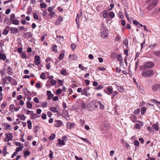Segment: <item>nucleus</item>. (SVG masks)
Returning <instances> with one entry per match:
<instances>
[{
  "mask_svg": "<svg viewBox=\"0 0 160 160\" xmlns=\"http://www.w3.org/2000/svg\"><path fill=\"white\" fill-rule=\"evenodd\" d=\"M130 118L131 119V120H132V121L134 123L135 122H136V117L135 116H132L131 118Z\"/></svg>",
  "mask_w": 160,
  "mask_h": 160,
  "instance_id": "nucleus-42",
  "label": "nucleus"
},
{
  "mask_svg": "<svg viewBox=\"0 0 160 160\" xmlns=\"http://www.w3.org/2000/svg\"><path fill=\"white\" fill-rule=\"evenodd\" d=\"M154 71L152 70H145L142 72V75L144 77H151L154 75Z\"/></svg>",
  "mask_w": 160,
  "mask_h": 160,
  "instance_id": "nucleus-1",
  "label": "nucleus"
},
{
  "mask_svg": "<svg viewBox=\"0 0 160 160\" xmlns=\"http://www.w3.org/2000/svg\"><path fill=\"white\" fill-rule=\"evenodd\" d=\"M107 90L108 91V92L107 93V94L109 95H110L113 92V90L112 88V87H108Z\"/></svg>",
  "mask_w": 160,
  "mask_h": 160,
  "instance_id": "nucleus-18",
  "label": "nucleus"
},
{
  "mask_svg": "<svg viewBox=\"0 0 160 160\" xmlns=\"http://www.w3.org/2000/svg\"><path fill=\"white\" fill-rule=\"evenodd\" d=\"M33 18L34 19L37 20L38 19V15L35 13H33Z\"/></svg>",
  "mask_w": 160,
  "mask_h": 160,
  "instance_id": "nucleus-63",
  "label": "nucleus"
},
{
  "mask_svg": "<svg viewBox=\"0 0 160 160\" xmlns=\"http://www.w3.org/2000/svg\"><path fill=\"white\" fill-rule=\"evenodd\" d=\"M108 12L107 10H104L102 12L103 17L105 18H107L108 16Z\"/></svg>",
  "mask_w": 160,
  "mask_h": 160,
  "instance_id": "nucleus-13",
  "label": "nucleus"
},
{
  "mask_svg": "<svg viewBox=\"0 0 160 160\" xmlns=\"http://www.w3.org/2000/svg\"><path fill=\"white\" fill-rule=\"evenodd\" d=\"M15 18V14L13 13L12 14L10 15V19L11 21H12L14 20V19Z\"/></svg>",
  "mask_w": 160,
  "mask_h": 160,
  "instance_id": "nucleus-52",
  "label": "nucleus"
},
{
  "mask_svg": "<svg viewBox=\"0 0 160 160\" xmlns=\"http://www.w3.org/2000/svg\"><path fill=\"white\" fill-rule=\"evenodd\" d=\"M67 128L68 129H71L73 128L75 124L73 123H70V122H68L66 124Z\"/></svg>",
  "mask_w": 160,
  "mask_h": 160,
  "instance_id": "nucleus-12",
  "label": "nucleus"
},
{
  "mask_svg": "<svg viewBox=\"0 0 160 160\" xmlns=\"http://www.w3.org/2000/svg\"><path fill=\"white\" fill-rule=\"evenodd\" d=\"M103 87L101 85H99L98 87H95V89L96 90H99L103 88Z\"/></svg>",
  "mask_w": 160,
  "mask_h": 160,
  "instance_id": "nucleus-56",
  "label": "nucleus"
},
{
  "mask_svg": "<svg viewBox=\"0 0 160 160\" xmlns=\"http://www.w3.org/2000/svg\"><path fill=\"white\" fill-rule=\"evenodd\" d=\"M86 107H87V106H86V104L85 103L83 102H82L81 103V107L82 108V109H84Z\"/></svg>",
  "mask_w": 160,
  "mask_h": 160,
  "instance_id": "nucleus-43",
  "label": "nucleus"
},
{
  "mask_svg": "<svg viewBox=\"0 0 160 160\" xmlns=\"http://www.w3.org/2000/svg\"><path fill=\"white\" fill-rule=\"evenodd\" d=\"M24 35H25V37L27 38H30L32 36V34L31 33L29 32L25 33Z\"/></svg>",
  "mask_w": 160,
  "mask_h": 160,
  "instance_id": "nucleus-20",
  "label": "nucleus"
},
{
  "mask_svg": "<svg viewBox=\"0 0 160 160\" xmlns=\"http://www.w3.org/2000/svg\"><path fill=\"white\" fill-rule=\"evenodd\" d=\"M8 31L6 29H4L2 32V34L3 35H7L8 33Z\"/></svg>",
  "mask_w": 160,
  "mask_h": 160,
  "instance_id": "nucleus-55",
  "label": "nucleus"
},
{
  "mask_svg": "<svg viewBox=\"0 0 160 160\" xmlns=\"http://www.w3.org/2000/svg\"><path fill=\"white\" fill-rule=\"evenodd\" d=\"M89 89V88H86L82 90L81 92L82 95H84L85 96H88L90 94L87 93V92Z\"/></svg>",
  "mask_w": 160,
  "mask_h": 160,
  "instance_id": "nucleus-8",
  "label": "nucleus"
},
{
  "mask_svg": "<svg viewBox=\"0 0 160 160\" xmlns=\"http://www.w3.org/2000/svg\"><path fill=\"white\" fill-rule=\"evenodd\" d=\"M27 107L29 108H31L32 107V103L29 102H27Z\"/></svg>",
  "mask_w": 160,
  "mask_h": 160,
  "instance_id": "nucleus-37",
  "label": "nucleus"
},
{
  "mask_svg": "<svg viewBox=\"0 0 160 160\" xmlns=\"http://www.w3.org/2000/svg\"><path fill=\"white\" fill-rule=\"evenodd\" d=\"M62 90L61 89H58L56 91V93L57 95L60 94L62 92Z\"/></svg>",
  "mask_w": 160,
  "mask_h": 160,
  "instance_id": "nucleus-51",
  "label": "nucleus"
},
{
  "mask_svg": "<svg viewBox=\"0 0 160 160\" xmlns=\"http://www.w3.org/2000/svg\"><path fill=\"white\" fill-rule=\"evenodd\" d=\"M61 74L63 75H66L67 73V71L65 70H62L61 71Z\"/></svg>",
  "mask_w": 160,
  "mask_h": 160,
  "instance_id": "nucleus-54",
  "label": "nucleus"
},
{
  "mask_svg": "<svg viewBox=\"0 0 160 160\" xmlns=\"http://www.w3.org/2000/svg\"><path fill=\"white\" fill-rule=\"evenodd\" d=\"M4 22L5 23H6L7 24L9 25L11 24V22L9 21V20L8 18H6L4 20Z\"/></svg>",
  "mask_w": 160,
  "mask_h": 160,
  "instance_id": "nucleus-39",
  "label": "nucleus"
},
{
  "mask_svg": "<svg viewBox=\"0 0 160 160\" xmlns=\"http://www.w3.org/2000/svg\"><path fill=\"white\" fill-rule=\"evenodd\" d=\"M37 117V115L36 114L32 113L31 114L30 118L32 119H33Z\"/></svg>",
  "mask_w": 160,
  "mask_h": 160,
  "instance_id": "nucleus-30",
  "label": "nucleus"
},
{
  "mask_svg": "<svg viewBox=\"0 0 160 160\" xmlns=\"http://www.w3.org/2000/svg\"><path fill=\"white\" fill-rule=\"evenodd\" d=\"M22 147H19L16 148V152H18L21 151L22 149Z\"/></svg>",
  "mask_w": 160,
  "mask_h": 160,
  "instance_id": "nucleus-57",
  "label": "nucleus"
},
{
  "mask_svg": "<svg viewBox=\"0 0 160 160\" xmlns=\"http://www.w3.org/2000/svg\"><path fill=\"white\" fill-rule=\"evenodd\" d=\"M134 113L136 114H138L140 113V110L139 109H137L134 111Z\"/></svg>",
  "mask_w": 160,
  "mask_h": 160,
  "instance_id": "nucleus-62",
  "label": "nucleus"
},
{
  "mask_svg": "<svg viewBox=\"0 0 160 160\" xmlns=\"http://www.w3.org/2000/svg\"><path fill=\"white\" fill-rule=\"evenodd\" d=\"M21 23L24 25L26 24L27 23H28V22H27L24 19H22L21 21Z\"/></svg>",
  "mask_w": 160,
  "mask_h": 160,
  "instance_id": "nucleus-60",
  "label": "nucleus"
},
{
  "mask_svg": "<svg viewBox=\"0 0 160 160\" xmlns=\"http://www.w3.org/2000/svg\"><path fill=\"white\" fill-rule=\"evenodd\" d=\"M63 21V18L61 16H59L58 18L57 19L55 22V24L56 25H59L60 23Z\"/></svg>",
  "mask_w": 160,
  "mask_h": 160,
  "instance_id": "nucleus-11",
  "label": "nucleus"
},
{
  "mask_svg": "<svg viewBox=\"0 0 160 160\" xmlns=\"http://www.w3.org/2000/svg\"><path fill=\"white\" fill-rule=\"evenodd\" d=\"M34 62L37 65H38L41 62L40 57L38 55L34 57Z\"/></svg>",
  "mask_w": 160,
  "mask_h": 160,
  "instance_id": "nucleus-7",
  "label": "nucleus"
},
{
  "mask_svg": "<svg viewBox=\"0 0 160 160\" xmlns=\"http://www.w3.org/2000/svg\"><path fill=\"white\" fill-rule=\"evenodd\" d=\"M152 90L153 91H157L160 89V84H156L154 85L152 87Z\"/></svg>",
  "mask_w": 160,
  "mask_h": 160,
  "instance_id": "nucleus-6",
  "label": "nucleus"
},
{
  "mask_svg": "<svg viewBox=\"0 0 160 160\" xmlns=\"http://www.w3.org/2000/svg\"><path fill=\"white\" fill-rule=\"evenodd\" d=\"M51 111H52L54 112H58L57 108L55 107L51 108Z\"/></svg>",
  "mask_w": 160,
  "mask_h": 160,
  "instance_id": "nucleus-35",
  "label": "nucleus"
},
{
  "mask_svg": "<svg viewBox=\"0 0 160 160\" xmlns=\"http://www.w3.org/2000/svg\"><path fill=\"white\" fill-rule=\"evenodd\" d=\"M53 9V8H51V18H53V19H55L57 18L58 16L55 14L54 12H51V10Z\"/></svg>",
  "mask_w": 160,
  "mask_h": 160,
  "instance_id": "nucleus-14",
  "label": "nucleus"
},
{
  "mask_svg": "<svg viewBox=\"0 0 160 160\" xmlns=\"http://www.w3.org/2000/svg\"><path fill=\"white\" fill-rule=\"evenodd\" d=\"M24 92L25 95L27 96L30 95L31 93L27 89H26L24 91Z\"/></svg>",
  "mask_w": 160,
  "mask_h": 160,
  "instance_id": "nucleus-34",
  "label": "nucleus"
},
{
  "mask_svg": "<svg viewBox=\"0 0 160 160\" xmlns=\"http://www.w3.org/2000/svg\"><path fill=\"white\" fill-rule=\"evenodd\" d=\"M62 122L59 120H56L54 122V126L56 127H59L62 125Z\"/></svg>",
  "mask_w": 160,
  "mask_h": 160,
  "instance_id": "nucleus-5",
  "label": "nucleus"
},
{
  "mask_svg": "<svg viewBox=\"0 0 160 160\" xmlns=\"http://www.w3.org/2000/svg\"><path fill=\"white\" fill-rule=\"evenodd\" d=\"M146 111V108L145 107L143 108L141 110V113L142 115H143Z\"/></svg>",
  "mask_w": 160,
  "mask_h": 160,
  "instance_id": "nucleus-47",
  "label": "nucleus"
},
{
  "mask_svg": "<svg viewBox=\"0 0 160 160\" xmlns=\"http://www.w3.org/2000/svg\"><path fill=\"white\" fill-rule=\"evenodd\" d=\"M53 78V77L52 76H51V83L52 85H54L56 84V81L52 79Z\"/></svg>",
  "mask_w": 160,
  "mask_h": 160,
  "instance_id": "nucleus-27",
  "label": "nucleus"
},
{
  "mask_svg": "<svg viewBox=\"0 0 160 160\" xmlns=\"http://www.w3.org/2000/svg\"><path fill=\"white\" fill-rule=\"evenodd\" d=\"M73 58L72 60H75L77 59V57L75 55H73L72 56L71 54H70L69 56V58Z\"/></svg>",
  "mask_w": 160,
  "mask_h": 160,
  "instance_id": "nucleus-31",
  "label": "nucleus"
},
{
  "mask_svg": "<svg viewBox=\"0 0 160 160\" xmlns=\"http://www.w3.org/2000/svg\"><path fill=\"white\" fill-rule=\"evenodd\" d=\"M6 29L9 28L11 31V33H15L18 32V30L16 28H12L10 27L9 26H7L6 28Z\"/></svg>",
  "mask_w": 160,
  "mask_h": 160,
  "instance_id": "nucleus-9",
  "label": "nucleus"
},
{
  "mask_svg": "<svg viewBox=\"0 0 160 160\" xmlns=\"http://www.w3.org/2000/svg\"><path fill=\"white\" fill-rule=\"evenodd\" d=\"M117 89L119 92H123L124 90V88L123 87L119 86L117 87Z\"/></svg>",
  "mask_w": 160,
  "mask_h": 160,
  "instance_id": "nucleus-24",
  "label": "nucleus"
},
{
  "mask_svg": "<svg viewBox=\"0 0 160 160\" xmlns=\"http://www.w3.org/2000/svg\"><path fill=\"white\" fill-rule=\"evenodd\" d=\"M48 103L46 102H43L42 104V106L43 108L46 107L47 106Z\"/></svg>",
  "mask_w": 160,
  "mask_h": 160,
  "instance_id": "nucleus-48",
  "label": "nucleus"
},
{
  "mask_svg": "<svg viewBox=\"0 0 160 160\" xmlns=\"http://www.w3.org/2000/svg\"><path fill=\"white\" fill-rule=\"evenodd\" d=\"M108 36V33L107 30L104 29L103 31L101 32V37L105 38L107 37Z\"/></svg>",
  "mask_w": 160,
  "mask_h": 160,
  "instance_id": "nucleus-10",
  "label": "nucleus"
},
{
  "mask_svg": "<svg viewBox=\"0 0 160 160\" xmlns=\"http://www.w3.org/2000/svg\"><path fill=\"white\" fill-rule=\"evenodd\" d=\"M95 101L93 100L90 101L87 105V108L89 111H93L95 110V108L93 107L94 104H96Z\"/></svg>",
  "mask_w": 160,
  "mask_h": 160,
  "instance_id": "nucleus-2",
  "label": "nucleus"
},
{
  "mask_svg": "<svg viewBox=\"0 0 160 160\" xmlns=\"http://www.w3.org/2000/svg\"><path fill=\"white\" fill-rule=\"evenodd\" d=\"M3 79L4 81V82L6 81V80H7L9 82H10L11 81L12 78L10 76H8L5 78H3Z\"/></svg>",
  "mask_w": 160,
  "mask_h": 160,
  "instance_id": "nucleus-19",
  "label": "nucleus"
},
{
  "mask_svg": "<svg viewBox=\"0 0 160 160\" xmlns=\"http://www.w3.org/2000/svg\"><path fill=\"white\" fill-rule=\"evenodd\" d=\"M159 0H152V2L149 4L148 7V9L149 10H151L157 4Z\"/></svg>",
  "mask_w": 160,
  "mask_h": 160,
  "instance_id": "nucleus-3",
  "label": "nucleus"
},
{
  "mask_svg": "<svg viewBox=\"0 0 160 160\" xmlns=\"http://www.w3.org/2000/svg\"><path fill=\"white\" fill-rule=\"evenodd\" d=\"M21 53L22 58H25L26 56V54L23 52H22Z\"/></svg>",
  "mask_w": 160,
  "mask_h": 160,
  "instance_id": "nucleus-64",
  "label": "nucleus"
},
{
  "mask_svg": "<svg viewBox=\"0 0 160 160\" xmlns=\"http://www.w3.org/2000/svg\"><path fill=\"white\" fill-rule=\"evenodd\" d=\"M7 104V103L4 102L1 105V107L2 108H4L6 106Z\"/></svg>",
  "mask_w": 160,
  "mask_h": 160,
  "instance_id": "nucleus-61",
  "label": "nucleus"
},
{
  "mask_svg": "<svg viewBox=\"0 0 160 160\" xmlns=\"http://www.w3.org/2000/svg\"><path fill=\"white\" fill-rule=\"evenodd\" d=\"M6 138H7L9 140H11L13 138V136L12 135V133L11 134L9 133H7L6 134Z\"/></svg>",
  "mask_w": 160,
  "mask_h": 160,
  "instance_id": "nucleus-16",
  "label": "nucleus"
},
{
  "mask_svg": "<svg viewBox=\"0 0 160 160\" xmlns=\"http://www.w3.org/2000/svg\"><path fill=\"white\" fill-rule=\"evenodd\" d=\"M123 43L124 44L126 47H127V46L128 45V39L127 38H126L123 41Z\"/></svg>",
  "mask_w": 160,
  "mask_h": 160,
  "instance_id": "nucleus-45",
  "label": "nucleus"
},
{
  "mask_svg": "<svg viewBox=\"0 0 160 160\" xmlns=\"http://www.w3.org/2000/svg\"><path fill=\"white\" fill-rule=\"evenodd\" d=\"M57 46L56 45H54L52 47V50L54 52H56L57 51Z\"/></svg>",
  "mask_w": 160,
  "mask_h": 160,
  "instance_id": "nucleus-38",
  "label": "nucleus"
},
{
  "mask_svg": "<svg viewBox=\"0 0 160 160\" xmlns=\"http://www.w3.org/2000/svg\"><path fill=\"white\" fill-rule=\"evenodd\" d=\"M154 63L153 62H148L145 63L144 67L147 68H150L154 66Z\"/></svg>",
  "mask_w": 160,
  "mask_h": 160,
  "instance_id": "nucleus-4",
  "label": "nucleus"
},
{
  "mask_svg": "<svg viewBox=\"0 0 160 160\" xmlns=\"http://www.w3.org/2000/svg\"><path fill=\"white\" fill-rule=\"evenodd\" d=\"M12 21V23L15 25H18L19 23V21L17 20L14 19Z\"/></svg>",
  "mask_w": 160,
  "mask_h": 160,
  "instance_id": "nucleus-32",
  "label": "nucleus"
},
{
  "mask_svg": "<svg viewBox=\"0 0 160 160\" xmlns=\"http://www.w3.org/2000/svg\"><path fill=\"white\" fill-rule=\"evenodd\" d=\"M6 57L4 54H0V59H2L3 61L6 59Z\"/></svg>",
  "mask_w": 160,
  "mask_h": 160,
  "instance_id": "nucleus-29",
  "label": "nucleus"
},
{
  "mask_svg": "<svg viewBox=\"0 0 160 160\" xmlns=\"http://www.w3.org/2000/svg\"><path fill=\"white\" fill-rule=\"evenodd\" d=\"M15 107L13 105V104L10 105V107H9L10 110H14ZM11 112H13L14 111H11Z\"/></svg>",
  "mask_w": 160,
  "mask_h": 160,
  "instance_id": "nucleus-46",
  "label": "nucleus"
},
{
  "mask_svg": "<svg viewBox=\"0 0 160 160\" xmlns=\"http://www.w3.org/2000/svg\"><path fill=\"white\" fill-rule=\"evenodd\" d=\"M118 17L121 19H122L123 18L124 15H123V12H122L121 11H119L118 13Z\"/></svg>",
  "mask_w": 160,
  "mask_h": 160,
  "instance_id": "nucleus-25",
  "label": "nucleus"
},
{
  "mask_svg": "<svg viewBox=\"0 0 160 160\" xmlns=\"http://www.w3.org/2000/svg\"><path fill=\"white\" fill-rule=\"evenodd\" d=\"M45 73L43 72L42 73L40 76V78L41 79H43L45 78Z\"/></svg>",
  "mask_w": 160,
  "mask_h": 160,
  "instance_id": "nucleus-59",
  "label": "nucleus"
},
{
  "mask_svg": "<svg viewBox=\"0 0 160 160\" xmlns=\"http://www.w3.org/2000/svg\"><path fill=\"white\" fill-rule=\"evenodd\" d=\"M30 154V152L29 151H26L24 153V156L25 158H26V157L29 155Z\"/></svg>",
  "mask_w": 160,
  "mask_h": 160,
  "instance_id": "nucleus-36",
  "label": "nucleus"
},
{
  "mask_svg": "<svg viewBox=\"0 0 160 160\" xmlns=\"http://www.w3.org/2000/svg\"><path fill=\"white\" fill-rule=\"evenodd\" d=\"M97 103H98V104L100 105V109H103L104 108V106L103 104H102L100 101H98L97 102Z\"/></svg>",
  "mask_w": 160,
  "mask_h": 160,
  "instance_id": "nucleus-28",
  "label": "nucleus"
},
{
  "mask_svg": "<svg viewBox=\"0 0 160 160\" xmlns=\"http://www.w3.org/2000/svg\"><path fill=\"white\" fill-rule=\"evenodd\" d=\"M78 67L80 68L82 70H84L85 69H87V68L82 66L81 64H79L78 65Z\"/></svg>",
  "mask_w": 160,
  "mask_h": 160,
  "instance_id": "nucleus-40",
  "label": "nucleus"
},
{
  "mask_svg": "<svg viewBox=\"0 0 160 160\" xmlns=\"http://www.w3.org/2000/svg\"><path fill=\"white\" fill-rule=\"evenodd\" d=\"M112 97L111 98L112 99L117 94H118V92L117 91H114L112 92Z\"/></svg>",
  "mask_w": 160,
  "mask_h": 160,
  "instance_id": "nucleus-44",
  "label": "nucleus"
},
{
  "mask_svg": "<svg viewBox=\"0 0 160 160\" xmlns=\"http://www.w3.org/2000/svg\"><path fill=\"white\" fill-rule=\"evenodd\" d=\"M152 53L155 56L160 57V50L154 51L152 52Z\"/></svg>",
  "mask_w": 160,
  "mask_h": 160,
  "instance_id": "nucleus-15",
  "label": "nucleus"
},
{
  "mask_svg": "<svg viewBox=\"0 0 160 160\" xmlns=\"http://www.w3.org/2000/svg\"><path fill=\"white\" fill-rule=\"evenodd\" d=\"M64 54L61 53L59 55V58L60 60H62L64 57Z\"/></svg>",
  "mask_w": 160,
  "mask_h": 160,
  "instance_id": "nucleus-50",
  "label": "nucleus"
},
{
  "mask_svg": "<svg viewBox=\"0 0 160 160\" xmlns=\"http://www.w3.org/2000/svg\"><path fill=\"white\" fill-rule=\"evenodd\" d=\"M117 58H118V60L119 61H122L123 60V58H122V57L120 55H119V54L118 55Z\"/></svg>",
  "mask_w": 160,
  "mask_h": 160,
  "instance_id": "nucleus-41",
  "label": "nucleus"
},
{
  "mask_svg": "<svg viewBox=\"0 0 160 160\" xmlns=\"http://www.w3.org/2000/svg\"><path fill=\"white\" fill-rule=\"evenodd\" d=\"M134 143L136 146H138L139 145V142L137 140H134Z\"/></svg>",
  "mask_w": 160,
  "mask_h": 160,
  "instance_id": "nucleus-58",
  "label": "nucleus"
},
{
  "mask_svg": "<svg viewBox=\"0 0 160 160\" xmlns=\"http://www.w3.org/2000/svg\"><path fill=\"white\" fill-rule=\"evenodd\" d=\"M18 118H19L20 120L22 121H24L25 120L26 118V117L24 115H19L18 116Z\"/></svg>",
  "mask_w": 160,
  "mask_h": 160,
  "instance_id": "nucleus-22",
  "label": "nucleus"
},
{
  "mask_svg": "<svg viewBox=\"0 0 160 160\" xmlns=\"http://www.w3.org/2000/svg\"><path fill=\"white\" fill-rule=\"evenodd\" d=\"M152 127L153 129L157 131H158V125L157 124H153L152 126Z\"/></svg>",
  "mask_w": 160,
  "mask_h": 160,
  "instance_id": "nucleus-33",
  "label": "nucleus"
},
{
  "mask_svg": "<svg viewBox=\"0 0 160 160\" xmlns=\"http://www.w3.org/2000/svg\"><path fill=\"white\" fill-rule=\"evenodd\" d=\"M28 127L29 129H30L32 127V122L30 120H29L27 121Z\"/></svg>",
  "mask_w": 160,
  "mask_h": 160,
  "instance_id": "nucleus-21",
  "label": "nucleus"
},
{
  "mask_svg": "<svg viewBox=\"0 0 160 160\" xmlns=\"http://www.w3.org/2000/svg\"><path fill=\"white\" fill-rule=\"evenodd\" d=\"M6 148L7 146H4L3 147V149L2 150V154L4 156H6V154L7 153Z\"/></svg>",
  "mask_w": 160,
  "mask_h": 160,
  "instance_id": "nucleus-26",
  "label": "nucleus"
},
{
  "mask_svg": "<svg viewBox=\"0 0 160 160\" xmlns=\"http://www.w3.org/2000/svg\"><path fill=\"white\" fill-rule=\"evenodd\" d=\"M109 16L111 18H112L115 16L114 13L112 12H111L109 13Z\"/></svg>",
  "mask_w": 160,
  "mask_h": 160,
  "instance_id": "nucleus-53",
  "label": "nucleus"
},
{
  "mask_svg": "<svg viewBox=\"0 0 160 160\" xmlns=\"http://www.w3.org/2000/svg\"><path fill=\"white\" fill-rule=\"evenodd\" d=\"M76 45L74 43L72 44L71 45V48L72 49V50L73 51H74V50L75 48H76Z\"/></svg>",
  "mask_w": 160,
  "mask_h": 160,
  "instance_id": "nucleus-49",
  "label": "nucleus"
},
{
  "mask_svg": "<svg viewBox=\"0 0 160 160\" xmlns=\"http://www.w3.org/2000/svg\"><path fill=\"white\" fill-rule=\"evenodd\" d=\"M4 126V129L5 130H11V127L10 124L8 123H5Z\"/></svg>",
  "mask_w": 160,
  "mask_h": 160,
  "instance_id": "nucleus-17",
  "label": "nucleus"
},
{
  "mask_svg": "<svg viewBox=\"0 0 160 160\" xmlns=\"http://www.w3.org/2000/svg\"><path fill=\"white\" fill-rule=\"evenodd\" d=\"M58 144L61 145H64L65 144V142L64 140H61V139H58Z\"/></svg>",
  "mask_w": 160,
  "mask_h": 160,
  "instance_id": "nucleus-23",
  "label": "nucleus"
}]
</instances>
